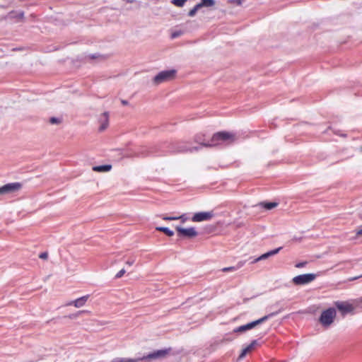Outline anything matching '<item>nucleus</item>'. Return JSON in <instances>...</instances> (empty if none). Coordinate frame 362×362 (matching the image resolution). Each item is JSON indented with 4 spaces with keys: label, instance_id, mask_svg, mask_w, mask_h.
<instances>
[{
    "label": "nucleus",
    "instance_id": "f257e3e1",
    "mask_svg": "<svg viewBox=\"0 0 362 362\" xmlns=\"http://www.w3.org/2000/svg\"><path fill=\"white\" fill-rule=\"evenodd\" d=\"M235 135L233 133L220 132L213 135L210 142L201 141V139L198 136H196L195 140L197 142L200 143L201 146H202L213 147L223 144H230L233 142L235 140Z\"/></svg>",
    "mask_w": 362,
    "mask_h": 362
},
{
    "label": "nucleus",
    "instance_id": "f03ea898",
    "mask_svg": "<svg viewBox=\"0 0 362 362\" xmlns=\"http://www.w3.org/2000/svg\"><path fill=\"white\" fill-rule=\"evenodd\" d=\"M278 313V312H276V313H272L269 315H267L257 320H255L253 322H249L246 325H242V326H240L237 328H235L233 332H245L247 330H250L251 329H253L254 327H255L256 326L266 322L269 318L276 315V314Z\"/></svg>",
    "mask_w": 362,
    "mask_h": 362
},
{
    "label": "nucleus",
    "instance_id": "7ed1b4c3",
    "mask_svg": "<svg viewBox=\"0 0 362 362\" xmlns=\"http://www.w3.org/2000/svg\"><path fill=\"white\" fill-rule=\"evenodd\" d=\"M176 70H166L159 72L153 79L155 85H158L162 83L171 81L175 78Z\"/></svg>",
    "mask_w": 362,
    "mask_h": 362
},
{
    "label": "nucleus",
    "instance_id": "20e7f679",
    "mask_svg": "<svg viewBox=\"0 0 362 362\" xmlns=\"http://www.w3.org/2000/svg\"><path fill=\"white\" fill-rule=\"evenodd\" d=\"M336 317V310L333 308H330L324 310L320 317V322L324 327H329L331 325Z\"/></svg>",
    "mask_w": 362,
    "mask_h": 362
},
{
    "label": "nucleus",
    "instance_id": "39448f33",
    "mask_svg": "<svg viewBox=\"0 0 362 362\" xmlns=\"http://www.w3.org/2000/svg\"><path fill=\"white\" fill-rule=\"evenodd\" d=\"M22 187L20 182H12L6 184L0 187V196L3 194H11L19 191Z\"/></svg>",
    "mask_w": 362,
    "mask_h": 362
},
{
    "label": "nucleus",
    "instance_id": "423d86ee",
    "mask_svg": "<svg viewBox=\"0 0 362 362\" xmlns=\"http://www.w3.org/2000/svg\"><path fill=\"white\" fill-rule=\"evenodd\" d=\"M316 278L314 274H305L295 276L293 283L296 285H303L312 282Z\"/></svg>",
    "mask_w": 362,
    "mask_h": 362
},
{
    "label": "nucleus",
    "instance_id": "0eeeda50",
    "mask_svg": "<svg viewBox=\"0 0 362 362\" xmlns=\"http://www.w3.org/2000/svg\"><path fill=\"white\" fill-rule=\"evenodd\" d=\"M177 235L183 238H192L196 237L198 233L194 228H184L181 226H176L175 228Z\"/></svg>",
    "mask_w": 362,
    "mask_h": 362
},
{
    "label": "nucleus",
    "instance_id": "6e6552de",
    "mask_svg": "<svg viewBox=\"0 0 362 362\" xmlns=\"http://www.w3.org/2000/svg\"><path fill=\"white\" fill-rule=\"evenodd\" d=\"M214 216V214L211 211L198 212L194 214L192 221L194 222H201L211 220Z\"/></svg>",
    "mask_w": 362,
    "mask_h": 362
},
{
    "label": "nucleus",
    "instance_id": "1a4fd4ad",
    "mask_svg": "<svg viewBox=\"0 0 362 362\" xmlns=\"http://www.w3.org/2000/svg\"><path fill=\"white\" fill-rule=\"evenodd\" d=\"M98 123L100 124L98 131L104 132L109 125V112H105L102 113L98 117Z\"/></svg>",
    "mask_w": 362,
    "mask_h": 362
},
{
    "label": "nucleus",
    "instance_id": "9d476101",
    "mask_svg": "<svg viewBox=\"0 0 362 362\" xmlns=\"http://www.w3.org/2000/svg\"><path fill=\"white\" fill-rule=\"evenodd\" d=\"M335 305L343 315L351 313L354 310L353 305L347 302L337 301L335 302Z\"/></svg>",
    "mask_w": 362,
    "mask_h": 362
},
{
    "label": "nucleus",
    "instance_id": "9b49d317",
    "mask_svg": "<svg viewBox=\"0 0 362 362\" xmlns=\"http://www.w3.org/2000/svg\"><path fill=\"white\" fill-rule=\"evenodd\" d=\"M258 346H259V344L257 340L252 341V342L242 351L238 358L239 359L243 358L246 356L247 354L255 350V349Z\"/></svg>",
    "mask_w": 362,
    "mask_h": 362
},
{
    "label": "nucleus",
    "instance_id": "f8f14e48",
    "mask_svg": "<svg viewBox=\"0 0 362 362\" xmlns=\"http://www.w3.org/2000/svg\"><path fill=\"white\" fill-rule=\"evenodd\" d=\"M281 249H282V247H278V248L274 249V250H271V251H269V252H266V253H264V254L262 255L261 256H259V257H257V258L255 259L252 262V263H256V262H259V261L264 260V259H266L269 258V257H272V256H273V255H275L278 254V253H279V252Z\"/></svg>",
    "mask_w": 362,
    "mask_h": 362
},
{
    "label": "nucleus",
    "instance_id": "ddd939ff",
    "mask_svg": "<svg viewBox=\"0 0 362 362\" xmlns=\"http://www.w3.org/2000/svg\"><path fill=\"white\" fill-rule=\"evenodd\" d=\"M89 298V295L83 296L75 300L71 301L66 305H74L76 308H81L85 305Z\"/></svg>",
    "mask_w": 362,
    "mask_h": 362
},
{
    "label": "nucleus",
    "instance_id": "4468645a",
    "mask_svg": "<svg viewBox=\"0 0 362 362\" xmlns=\"http://www.w3.org/2000/svg\"><path fill=\"white\" fill-rule=\"evenodd\" d=\"M167 354V351L165 350H158L157 351H155L152 354H149L147 356H144V359H148V360H153L156 358H160L164 357Z\"/></svg>",
    "mask_w": 362,
    "mask_h": 362
},
{
    "label": "nucleus",
    "instance_id": "2eb2a0df",
    "mask_svg": "<svg viewBox=\"0 0 362 362\" xmlns=\"http://www.w3.org/2000/svg\"><path fill=\"white\" fill-rule=\"evenodd\" d=\"M112 169L111 165H98V166H94L93 168V170L95 172H100V173H104V172H108Z\"/></svg>",
    "mask_w": 362,
    "mask_h": 362
},
{
    "label": "nucleus",
    "instance_id": "dca6fc26",
    "mask_svg": "<svg viewBox=\"0 0 362 362\" xmlns=\"http://www.w3.org/2000/svg\"><path fill=\"white\" fill-rule=\"evenodd\" d=\"M156 230L164 233L166 235L169 237H171L174 235V232L166 227L158 226L156 228Z\"/></svg>",
    "mask_w": 362,
    "mask_h": 362
},
{
    "label": "nucleus",
    "instance_id": "f3484780",
    "mask_svg": "<svg viewBox=\"0 0 362 362\" xmlns=\"http://www.w3.org/2000/svg\"><path fill=\"white\" fill-rule=\"evenodd\" d=\"M200 8L202 7H211L215 5L214 0H201V2L198 4Z\"/></svg>",
    "mask_w": 362,
    "mask_h": 362
},
{
    "label": "nucleus",
    "instance_id": "a211bd4d",
    "mask_svg": "<svg viewBox=\"0 0 362 362\" xmlns=\"http://www.w3.org/2000/svg\"><path fill=\"white\" fill-rule=\"evenodd\" d=\"M262 205L266 209L271 210L276 206H277L278 203L277 202H262L260 204Z\"/></svg>",
    "mask_w": 362,
    "mask_h": 362
},
{
    "label": "nucleus",
    "instance_id": "6ab92c4d",
    "mask_svg": "<svg viewBox=\"0 0 362 362\" xmlns=\"http://www.w3.org/2000/svg\"><path fill=\"white\" fill-rule=\"evenodd\" d=\"M162 219L165 221H173V220H178L179 218H182L183 216H168L166 215L161 216Z\"/></svg>",
    "mask_w": 362,
    "mask_h": 362
},
{
    "label": "nucleus",
    "instance_id": "aec40b11",
    "mask_svg": "<svg viewBox=\"0 0 362 362\" xmlns=\"http://www.w3.org/2000/svg\"><path fill=\"white\" fill-rule=\"evenodd\" d=\"M200 8H201L200 6H199V4H197L192 9H191L189 11V12L188 13L189 16L192 17V16H195L197 11Z\"/></svg>",
    "mask_w": 362,
    "mask_h": 362
},
{
    "label": "nucleus",
    "instance_id": "412c9836",
    "mask_svg": "<svg viewBox=\"0 0 362 362\" xmlns=\"http://www.w3.org/2000/svg\"><path fill=\"white\" fill-rule=\"evenodd\" d=\"M49 123L52 124H59L62 123V119L58 117H50L49 120Z\"/></svg>",
    "mask_w": 362,
    "mask_h": 362
},
{
    "label": "nucleus",
    "instance_id": "4be33fe9",
    "mask_svg": "<svg viewBox=\"0 0 362 362\" xmlns=\"http://www.w3.org/2000/svg\"><path fill=\"white\" fill-rule=\"evenodd\" d=\"M187 0H173L172 4L176 6L182 7L184 6Z\"/></svg>",
    "mask_w": 362,
    "mask_h": 362
},
{
    "label": "nucleus",
    "instance_id": "5701e85b",
    "mask_svg": "<svg viewBox=\"0 0 362 362\" xmlns=\"http://www.w3.org/2000/svg\"><path fill=\"white\" fill-rule=\"evenodd\" d=\"M88 313V311L87 310H80L78 311L77 313L76 314H72V315H69V318L70 319H74V318H76L79 315L82 314V313Z\"/></svg>",
    "mask_w": 362,
    "mask_h": 362
},
{
    "label": "nucleus",
    "instance_id": "b1692460",
    "mask_svg": "<svg viewBox=\"0 0 362 362\" xmlns=\"http://www.w3.org/2000/svg\"><path fill=\"white\" fill-rule=\"evenodd\" d=\"M111 362H136V361L133 359L119 358V359L114 360Z\"/></svg>",
    "mask_w": 362,
    "mask_h": 362
},
{
    "label": "nucleus",
    "instance_id": "393cba45",
    "mask_svg": "<svg viewBox=\"0 0 362 362\" xmlns=\"http://www.w3.org/2000/svg\"><path fill=\"white\" fill-rule=\"evenodd\" d=\"M236 270H237V268L235 267H224L222 269V272H234Z\"/></svg>",
    "mask_w": 362,
    "mask_h": 362
},
{
    "label": "nucleus",
    "instance_id": "a878e982",
    "mask_svg": "<svg viewBox=\"0 0 362 362\" xmlns=\"http://www.w3.org/2000/svg\"><path fill=\"white\" fill-rule=\"evenodd\" d=\"M126 271L124 269H121L116 275H115V278L116 279H119L121 278L124 274H125Z\"/></svg>",
    "mask_w": 362,
    "mask_h": 362
},
{
    "label": "nucleus",
    "instance_id": "bb28decb",
    "mask_svg": "<svg viewBox=\"0 0 362 362\" xmlns=\"http://www.w3.org/2000/svg\"><path fill=\"white\" fill-rule=\"evenodd\" d=\"M181 35H182V32L181 31H176V32H174V33H172L171 37L173 39H174V38H176V37L180 36Z\"/></svg>",
    "mask_w": 362,
    "mask_h": 362
},
{
    "label": "nucleus",
    "instance_id": "cd10ccee",
    "mask_svg": "<svg viewBox=\"0 0 362 362\" xmlns=\"http://www.w3.org/2000/svg\"><path fill=\"white\" fill-rule=\"evenodd\" d=\"M39 257L40 259H47V257H48V253L47 252H42L40 255H39Z\"/></svg>",
    "mask_w": 362,
    "mask_h": 362
},
{
    "label": "nucleus",
    "instance_id": "c85d7f7f",
    "mask_svg": "<svg viewBox=\"0 0 362 362\" xmlns=\"http://www.w3.org/2000/svg\"><path fill=\"white\" fill-rule=\"evenodd\" d=\"M306 264H307V262H299V263H297V264H296V267H297V268H301V267H305Z\"/></svg>",
    "mask_w": 362,
    "mask_h": 362
},
{
    "label": "nucleus",
    "instance_id": "c756f323",
    "mask_svg": "<svg viewBox=\"0 0 362 362\" xmlns=\"http://www.w3.org/2000/svg\"><path fill=\"white\" fill-rule=\"evenodd\" d=\"M135 262V259L134 258H130L126 262V264L129 266H132Z\"/></svg>",
    "mask_w": 362,
    "mask_h": 362
},
{
    "label": "nucleus",
    "instance_id": "7c9ffc66",
    "mask_svg": "<svg viewBox=\"0 0 362 362\" xmlns=\"http://www.w3.org/2000/svg\"><path fill=\"white\" fill-rule=\"evenodd\" d=\"M243 0H229V2L235 4L238 6L242 4Z\"/></svg>",
    "mask_w": 362,
    "mask_h": 362
},
{
    "label": "nucleus",
    "instance_id": "2f4dec72",
    "mask_svg": "<svg viewBox=\"0 0 362 362\" xmlns=\"http://www.w3.org/2000/svg\"><path fill=\"white\" fill-rule=\"evenodd\" d=\"M356 235L357 236H361L362 235V226L357 230Z\"/></svg>",
    "mask_w": 362,
    "mask_h": 362
},
{
    "label": "nucleus",
    "instance_id": "473e14b6",
    "mask_svg": "<svg viewBox=\"0 0 362 362\" xmlns=\"http://www.w3.org/2000/svg\"><path fill=\"white\" fill-rule=\"evenodd\" d=\"M243 264H244V262H238V263L237 264V265H236V266H235V267H236V268H237V269H238L241 268V267L243 266Z\"/></svg>",
    "mask_w": 362,
    "mask_h": 362
},
{
    "label": "nucleus",
    "instance_id": "72a5a7b5",
    "mask_svg": "<svg viewBox=\"0 0 362 362\" xmlns=\"http://www.w3.org/2000/svg\"><path fill=\"white\" fill-rule=\"evenodd\" d=\"M361 277H362V274H361V275H360V276H355V277L350 278V279H349V281H354V280H356V279H359V278H361Z\"/></svg>",
    "mask_w": 362,
    "mask_h": 362
},
{
    "label": "nucleus",
    "instance_id": "f704fd0d",
    "mask_svg": "<svg viewBox=\"0 0 362 362\" xmlns=\"http://www.w3.org/2000/svg\"><path fill=\"white\" fill-rule=\"evenodd\" d=\"M24 17V13L23 12H21L18 14V18H20V19H23Z\"/></svg>",
    "mask_w": 362,
    "mask_h": 362
},
{
    "label": "nucleus",
    "instance_id": "c9c22d12",
    "mask_svg": "<svg viewBox=\"0 0 362 362\" xmlns=\"http://www.w3.org/2000/svg\"><path fill=\"white\" fill-rule=\"evenodd\" d=\"M357 303L359 306L362 308V297L357 300Z\"/></svg>",
    "mask_w": 362,
    "mask_h": 362
},
{
    "label": "nucleus",
    "instance_id": "e433bc0d",
    "mask_svg": "<svg viewBox=\"0 0 362 362\" xmlns=\"http://www.w3.org/2000/svg\"><path fill=\"white\" fill-rule=\"evenodd\" d=\"M121 103L124 105H127L128 104V102L125 100H122Z\"/></svg>",
    "mask_w": 362,
    "mask_h": 362
},
{
    "label": "nucleus",
    "instance_id": "4c0bfd02",
    "mask_svg": "<svg viewBox=\"0 0 362 362\" xmlns=\"http://www.w3.org/2000/svg\"><path fill=\"white\" fill-rule=\"evenodd\" d=\"M183 216V218H180L182 223H184L185 221H186V218H185V215H182Z\"/></svg>",
    "mask_w": 362,
    "mask_h": 362
},
{
    "label": "nucleus",
    "instance_id": "58836bf2",
    "mask_svg": "<svg viewBox=\"0 0 362 362\" xmlns=\"http://www.w3.org/2000/svg\"><path fill=\"white\" fill-rule=\"evenodd\" d=\"M193 149L195 150V151H197V150L199 149V147H194Z\"/></svg>",
    "mask_w": 362,
    "mask_h": 362
},
{
    "label": "nucleus",
    "instance_id": "ea45409f",
    "mask_svg": "<svg viewBox=\"0 0 362 362\" xmlns=\"http://www.w3.org/2000/svg\"><path fill=\"white\" fill-rule=\"evenodd\" d=\"M13 50H22V48H16V49H13Z\"/></svg>",
    "mask_w": 362,
    "mask_h": 362
}]
</instances>
